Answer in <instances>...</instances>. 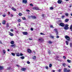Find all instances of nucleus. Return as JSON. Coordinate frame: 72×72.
<instances>
[{"label": "nucleus", "instance_id": "61", "mask_svg": "<svg viewBox=\"0 0 72 72\" xmlns=\"http://www.w3.org/2000/svg\"><path fill=\"white\" fill-rule=\"evenodd\" d=\"M7 51H10V50L9 49H8Z\"/></svg>", "mask_w": 72, "mask_h": 72}, {"label": "nucleus", "instance_id": "19", "mask_svg": "<svg viewBox=\"0 0 72 72\" xmlns=\"http://www.w3.org/2000/svg\"><path fill=\"white\" fill-rule=\"evenodd\" d=\"M3 67H2L1 66H0V70H3Z\"/></svg>", "mask_w": 72, "mask_h": 72}, {"label": "nucleus", "instance_id": "14", "mask_svg": "<svg viewBox=\"0 0 72 72\" xmlns=\"http://www.w3.org/2000/svg\"><path fill=\"white\" fill-rule=\"evenodd\" d=\"M14 11H17V9L13 7H12L11 8Z\"/></svg>", "mask_w": 72, "mask_h": 72}, {"label": "nucleus", "instance_id": "59", "mask_svg": "<svg viewBox=\"0 0 72 72\" xmlns=\"http://www.w3.org/2000/svg\"><path fill=\"white\" fill-rule=\"evenodd\" d=\"M56 35H58V32H56Z\"/></svg>", "mask_w": 72, "mask_h": 72}, {"label": "nucleus", "instance_id": "33", "mask_svg": "<svg viewBox=\"0 0 72 72\" xmlns=\"http://www.w3.org/2000/svg\"><path fill=\"white\" fill-rule=\"evenodd\" d=\"M54 30L56 32H58V31H57V29H55Z\"/></svg>", "mask_w": 72, "mask_h": 72}, {"label": "nucleus", "instance_id": "29", "mask_svg": "<svg viewBox=\"0 0 72 72\" xmlns=\"http://www.w3.org/2000/svg\"><path fill=\"white\" fill-rule=\"evenodd\" d=\"M48 42L49 44H52V42L51 41H49Z\"/></svg>", "mask_w": 72, "mask_h": 72}, {"label": "nucleus", "instance_id": "50", "mask_svg": "<svg viewBox=\"0 0 72 72\" xmlns=\"http://www.w3.org/2000/svg\"><path fill=\"white\" fill-rule=\"evenodd\" d=\"M45 16V15H44V14H42V17H44V16Z\"/></svg>", "mask_w": 72, "mask_h": 72}, {"label": "nucleus", "instance_id": "7", "mask_svg": "<svg viewBox=\"0 0 72 72\" xmlns=\"http://www.w3.org/2000/svg\"><path fill=\"white\" fill-rule=\"evenodd\" d=\"M30 17H31V18H32L33 19H36V18H37L36 16L33 15L31 16Z\"/></svg>", "mask_w": 72, "mask_h": 72}, {"label": "nucleus", "instance_id": "28", "mask_svg": "<svg viewBox=\"0 0 72 72\" xmlns=\"http://www.w3.org/2000/svg\"><path fill=\"white\" fill-rule=\"evenodd\" d=\"M48 53L49 54H51V51L50 50H49L48 52Z\"/></svg>", "mask_w": 72, "mask_h": 72}, {"label": "nucleus", "instance_id": "24", "mask_svg": "<svg viewBox=\"0 0 72 72\" xmlns=\"http://www.w3.org/2000/svg\"><path fill=\"white\" fill-rule=\"evenodd\" d=\"M21 17V16H22V14L21 13H19V14H18Z\"/></svg>", "mask_w": 72, "mask_h": 72}, {"label": "nucleus", "instance_id": "37", "mask_svg": "<svg viewBox=\"0 0 72 72\" xmlns=\"http://www.w3.org/2000/svg\"><path fill=\"white\" fill-rule=\"evenodd\" d=\"M3 53L4 54H5V53H6V51H5V50H3Z\"/></svg>", "mask_w": 72, "mask_h": 72}, {"label": "nucleus", "instance_id": "12", "mask_svg": "<svg viewBox=\"0 0 72 72\" xmlns=\"http://www.w3.org/2000/svg\"><path fill=\"white\" fill-rule=\"evenodd\" d=\"M26 69L24 68H22L21 69V70L22 71H24L26 70Z\"/></svg>", "mask_w": 72, "mask_h": 72}, {"label": "nucleus", "instance_id": "34", "mask_svg": "<svg viewBox=\"0 0 72 72\" xmlns=\"http://www.w3.org/2000/svg\"><path fill=\"white\" fill-rule=\"evenodd\" d=\"M22 19H23V20H25L26 19V17H22Z\"/></svg>", "mask_w": 72, "mask_h": 72}, {"label": "nucleus", "instance_id": "60", "mask_svg": "<svg viewBox=\"0 0 72 72\" xmlns=\"http://www.w3.org/2000/svg\"><path fill=\"white\" fill-rule=\"evenodd\" d=\"M10 12H8V15H10Z\"/></svg>", "mask_w": 72, "mask_h": 72}, {"label": "nucleus", "instance_id": "4", "mask_svg": "<svg viewBox=\"0 0 72 72\" xmlns=\"http://www.w3.org/2000/svg\"><path fill=\"white\" fill-rule=\"evenodd\" d=\"M64 72H70V70H67L66 68H64Z\"/></svg>", "mask_w": 72, "mask_h": 72}, {"label": "nucleus", "instance_id": "2", "mask_svg": "<svg viewBox=\"0 0 72 72\" xmlns=\"http://www.w3.org/2000/svg\"><path fill=\"white\" fill-rule=\"evenodd\" d=\"M65 38L67 39V41H70L71 40V39H70V37L68 35H66L65 37Z\"/></svg>", "mask_w": 72, "mask_h": 72}, {"label": "nucleus", "instance_id": "47", "mask_svg": "<svg viewBox=\"0 0 72 72\" xmlns=\"http://www.w3.org/2000/svg\"><path fill=\"white\" fill-rule=\"evenodd\" d=\"M45 68H46L47 69H48V67L47 66L46 67H45Z\"/></svg>", "mask_w": 72, "mask_h": 72}, {"label": "nucleus", "instance_id": "27", "mask_svg": "<svg viewBox=\"0 0 72 72\" xmlns=\"http://www.w3.org/2000/svg\"><path fill=\"white\" fill-rule=\"evenodd\" d=\"M65 42H66V45H68V44H69L68 42V41H66Z\"/></svg>", "mask_w": 72, "mask_h": 72}, {"label": "nucleus", "instance_id": "8", "mask_svg": "<svg viewBox=\"0 0 72 72\" xmlns=\"http://www.w3.org/2000/svg\"><path fill=\"white\" fill-rule=\"evenodd\" d=\"M22 33L24 35H28V33L27 32H23Z\"/></svg>", "mask_w": 72, "mask_h": 72}, {"label": "nucleus", "instance_id": "40", "mask_svg": "<svg viewBox=\"0 0 72 72\" xmlns=\"http://www.w3.org/2000/svg\"><path fill=\"white\" fill-rule=\"evenodd\" d=\"M70 30H72V25H71L70 27Z\"/></svg>", "mask_w": 72, "mask_h": 72}, {"label": "nucleus", "instance_id": "58", "mask_svg": "<svg viewBox=\"0 0 72 72\" xmlns=\"http://www.w3.org/2000/svg\"><path fill=\"white\" fill-rule=\"evenodd\" d=\"M0 44H3V43H2V42L1 40H0Z\"/></svg>", "mask_w": 72, "mask_h": 72}, {"label": "nucleus", "instance_id": "11", "mask_svg": "<svg viewBox=\"0 0 72 72\" xmlns=\"http://www.w3.org/2000/svg\"><path fill=\"white\" fill-rule=\"evenodd\" d=\"M22 2L24 3H25V4H26L27 3V0H22Z\"/></svg>", "mask_w": 72, "mask_h": 72}, {"label": "nucleus", "instance_id": "15", "mask_svg": "<svg viewBox=\"0 0 72 72\" xmlns=\"http://www.w3.org/2000/svg\"><path fill=\"white\" fill-rule=\"evenodd\" d=\"M67 62H68V63H70L71 62V60H69V59H68L67 60Z\"/></svg>", "mask_w": 72, "mask_h": 72}, {"label": "nucleus", "instance_id": "63", "mask_svg": "<svg viewBox=\"0 0 72 72\" xmlns=\"http://www.w3.org/2000/svg\"><path fill=\"white\" fill-rule=\"evenodd\" d=\"M58 22H62V21L61 20H59Z\"/></svg>", "mask_w": 72, "mask_h": 72}, {"label": "nucleus", "instance_id": "21", "mask_svg": "<svg viewBox=\"0 0 72 72\" xmlns=\"http://www.w3.org/2000/svg\"><path fill=\"white\" fill-rule=\"evenodd\" d=\"M20 58L21 59H24V56L20 57Z\"/></svg>", "mask_w": 72, "mask_h": 72}, {"label": "nucleus", "instance_id": "38", "mask_svg": "<svg viewBox=\"0 0 72 72\" xmlns=\"http://www.w3.org/2000/svg\"><path fill=\"white\" fill-rule=\"evenodd\" d=\"M53 9H54V8L53 7H51L50 8V9H51V10H53Z\"/></svg>", "mask_w": 72, "mask_h": 72}, {"label": "nucleus", "instance_id": "35", "mask_svg": "<svg viewBox=\"0 0 72 72\" xmlns=\"http://www.w3.org/2000/svg\"><path fill=\"white\" fill-rule=\"evenodd\" d=\"M63 58H64V59H66V57L64 56H63Z\"/></svg>", "mask_w": 72, "mask_h": 72}, {"label": "nucleus", "instance_id": "46", "mask_svg": "<svg viewBox=\"0 0 72 72\" xmlns=\"http://www.w3.org/2000/svg\"><path fill=\"white\" fill-rule=\"evenodd\" d=\"M50 27L51 28H54V27H53V26L52 25H50Z\"/></svg>", "mask_w": 72, "mask_h": 72}, {"label": "nucleus", "instance_id": "56", "mask_svg": "<svg viewBox=\"0 0 72 72\" xmlns=\"http://www.w3.org/2000/svg\"><path fill=\"white\" fill-rule=\"evenodd\" d=\"M59 58V57L58 56H56V58Z\"/></svg>", "mask_w": 72, "mask_h": 72}, {"label": "nucleus", "instance_id": "62", "mask_svg": "<svg viewBox=\"0 0 72 72\" xmlns=\"http://www.w3.org/2000/svg\"><path fill=\"white\" fill-rule=\"evenodd\" d=\"M16 66H17V67H19V65H16Z\"/></svg>", "mask_w": 72, "mask_h": 72}, {"label": "nucleus", "instance_id": "57", "mask_svg": "<svg viewBox=\"0 0 72 72\" xmlns=\"http://www.w3.org/2000/svg\"><path fill=\"white\" fill-rule=\"evenodd\" d=\"M57 39H58V38H59V37L58 36H57Z\"/></svg>", "mask_w": 72, "mask_h": 72}, {"label": "nucleus", "instance_id": "45", "mask_svg": "<svg viewBox=\"0 0 72 72\" xmlns=\"http://www.w3.org/2000/svg\"><path fill=\"white\" fill-rule=\"evenodd\" d=\"M58 72H61V69H59L58 70Z\"/></svg>", "mask_w": 72, "mask_h": 72}, {"label": "nucleus", "instance_id": "44", "mask_svg": "<svg viewBox=\"0 0 72 72\" xmlns=\"http://www.w3.org/2000/svg\"><path fill=\"white\" fill-rule=\"evenodd\" d=\"M20 56H23V54L21 53L20 54Z\"/></svg>", "mask_w": 72, "mask_h": 72}, {"label": "nucleus", "instance_id": "41", "mask_svg": "<svg viewBox=\"0 0 72 72\" xmlns=\"http://www.w3.org/2000/svg\"><path fill=\"white\" fill-rule=\"evenodd\" d=\"M27 64H30V62L29 61H28L27 62Z\"/></svg>", "mask_w": 72, "mask_h": 72}, {"label": "nucleus", "instance_id": "64", "mask_svg": "<svg viewBox=\"0 0 72 72\" xmlns=\"http://www.w3.org/2000/svg\"><path fill=\"white\" fill-rule=\"evenodd\" d=\"M53 72H55V70H53Z\"/></svg>", "mask_w": 72, "mask_h": 72}, {"label": "nucleus", "instance_id": "9", "mask_svg": "<svg viewBox=\"0 0 72 72\" xmlns=\"http://www.w3.org/2000/svg\"><path fill=\"white\" fill-rule=\"evenodd\" d=\"M9 32V35H10V36H13V35H14V34H13V33H11L10 32Z\"/></svg>", "mask_w": 72, "mask_h": 72}, {"label": "nucleus", "instance_id": "32", "mask_svg": "<svg viewBox=\"0 0 72 72\" xmlns=\"http://www.w3.org/2000/svg\"><path fill=\"white\" fill-rule=\"evenodd\" d=\"M64 17H65V16H64V15H63L61 16V18H62V19L64 18Z\"/></svg>", "mask_w": 72, "mask_h": 72}, {"label": "nucleus", "instance_id": "18", "mask_svg": "<svg viewBox=\"0 0 72 72\" xmlns=\"http://www.w3.org/2000/svg\"><path fill=\"white\" fill-rule=\"evenodd\" d=\"M11 47H14V48L15 47V44H14V45H11Z\"/></svg>", "mask_w": 72, "mask_h": 72}, {"label": "nucleus", "instance_id": "54", "mask_svg": "<svg viewBox=\"0 0 72 72\" xmlns=\"http://www.w3.org/2000/svg\"><path fill=\"white\" fill-rule=\"evenodd\" d=\"M51 37L52 39H54V36H51Z\"/></svg>", "mask_w": 72, "mask_h": 72}, {"label": "nucleus", "instance_id": "10", "mask_svg": "<svg viewBox=\"0 0 72 72\" xmlns=\"http://www.w3.org/2000/svg\"><path fill=\"white\" fill-rule=\"evenodd\" d=\"M62 2V0H58L57 1V3L58 4H61Z\"/></svg>", "mask_w": 72, "mask_h": 72}, {"label": "nucleus", "instance_id": "52", "mask_svg": "<svg viewBox=\"0 0 72 72\" xmlns=\"http://www.w3.org/2000/svg\"><path fill=\"white\" fill-rule=\"evenodd\" d=\"M31 31H33V28H31Z\"/></svg>", "mask_w": 72, "mask_h": 72}, {"label": "nucleus", "instance_id": "30", "mask_svg": "<svg viewBox=\"0 0 72 72\" xmlns=\"http://www.w3.org/2000/svg\"><path fill=\"white\" fill-rule=\"evenodd\" d=\"M11 54L13 55V56H15V53H11Z\"/></svg>", "mask_w": 72, "mask_h": 72}, {"label": "nucleus", "instance_id": "48", "mask_svg": "<svg viewBox=\"0 0 72 72\" xmlns=\"http://www.w3.org/2000/svg\"><path fill=\"white\" fill-rule=\"evenodd\" d=\"M3 16L4 17H6V15H5V14H3Z\"/></svg>", "mask_w": 72, "mask_h": 72}, {"label": "nucleus", "instance_id": "26", "mask_svg": "<svg viewBox=\"0 0 72 72\" xmlns=\"http://www.w3.org/2000/svg\"><path fill=\"white\" fill-rule=\"evenodd\" d=\"M36 56H34V57L33 58V59H36Z\"/></svg>", "mask_w": 72, "mask_h": 72}, {"label": "nucleus", "instance_id": "51", "mask_svg": "<svg viewBox=\"0 0 72 72\" xmlns=\"http://www.w3.org/2000/svg\"><path fill=\"white\" fill-rule=\"evenodd\" d=\"M10 31L11 32H13V29H11L10 30Z\"/></svg>", "mask_w": 72, "mask_h": 72}, {"label": "nucleus", "instance_id": "25", "mask_svg": "<svg viewBox=\"0 0 72 72\" xmlns=\"http://www.w3.org/2000/svg\"><path fill=\"white\" fill-rule=\"evenodd\" d=\"M17 21L19 22H21V19H18L17 20Z\"/></svg>", "mask_w": 72, "mask_h": 72}, {"label": "nucleus", "instance_id": "53", "mask_svg": "<svg viewBox=\"0 0 72 72\" xmlns=\"http://www.w3.org/2000/svg\"><path fill=\"white\" fill-rule=\"evenodd\" d=\"M26 11L27 12H30V10H26Z\"/></svg>", "mask_w": 72, "mask_h": 72}, {"label": "nucleus", "instance_id": "16", "mask_svg": "<svg viewBox=\"0 0 72 72\" xmlns=\"http://www.w3.org/2000/svg\"><path fill=\"white\" fill-rule=\"evenodd\" d=\"M16 55L17 57H19L20 56V54L19 53H17Z\"/></svg>", "mask_w": 72, "mask_h": 72}, {"label": "nucleus", "instance_id": "36", "mask_svg": "<svg viewBox=\"0 0 72 72\" xmlns=\"http://www.w3.org/2000/svg\"><path fill=\"white\" fill-rule=\"evenodd\" d=\"M68 13H65V15H66V16H68Z\"/></svg>", "mask_w": 72, "mask_h": 72}, {"label": "nucleus", "instance_id": "23", "mask_svg": "<svg viewBox=\"0 0 72 72\" xmlns=\"http://www.w3.org/2000/svg\"><path fill=\"white\" fill-rule=\"evenodd\" d=\"M49 67L50 68H51L52 67V64H49Z\"/></svg>", "mask_w": 72, "mask_h": 72}, {"label": "nucleus", "instance_id": "31", "mask_svg": "<svg viewBox=\"0 0 72 72\" xmlns=\"http://www.w3.org/2000/svg\"><path fill=\"white\" fill-rule=\"evenodd\" d=\"M70 46L71 48H72V43H70Z\"/></svg>", "mask_w": 72, "mask_h": 72}, {"label": "nucleus", "instance_id": "6", "mask_svg": "<svg viewBox=\"0 0 72 72\" xmlns=\"http://www.w3.org/2000/svg\"><path fill=\"white\" fill-rule=\"evenodd\" d=\"M33 9H34V10H40V8H37L36 7L33 8Z\"/></svg>", "mask_w": 72, "mask_h": 72}, {"label": "nucleus", "instance_id": "39", "mask_svg": "<svg viewBox=\"0 0 72 72\" xmlns=\"http://www.w3.org/2000/svg\"><path fill=\"white\" fill-rule=\"evenodd\" d=\"M9 23H7V27H9Z\"/></svg>", "mask_w": 72, "mask_h": 72}, {"label": "nucleus", "instance_id": "13", "mask_svg": "<svg viewBox=\"0 0 72 72\" xmlns=\"http://www.w3.org/2000/svg\"><path fill=\"white\" fill-rule=\"evenodd\" d=\"M2 24H6V21L5 20H3V21Z\"/></svg>", "mask_w": 72, "mask_h": 72}, {"label": "nucleus", "instance_id": "1", "mask_svg": "<svg viewBox=\"0 0 72 72\" xmlns=\"http://www.w3.org/2000/svg\"><path fill=\"white\" fill-rule=\"evenodd\" d=\"M69 25H68V24H66L65 25V26L64 28V30H68L69 29Z\"/></svg>", "mask_w": 72, "mask_h": 72}, {"label": "nucleus", "instance_id": "17", "mask_svg": "<svg viewBox=\"0 0 72 72\" xmlns=\"http://www.w3.org/2000/svg\"><path fill=\"white\" fill-rule=\"evenodd\" d=\"M68 21H69V19H66L65 20V22H68Z\"/></svg>", "mask_w": 72, "mask_h": 72}, {"label": "nucleus", "instance_id": "20", "mask_svg": "<svg viewBox=\"0 0 72 72\" xmlns=\"http://www.w3.org/2000/svg\"><path fill=\"white\" fill-rule=\"evenodd\" d=\"M10 44H14V42L13 41H12L10 42Z\"/></svg>", "mask_w": 72, "mask_h": 72}, {"label": "nucleus", "instance_id": "3", "mask_svg": "<svg viewBox=\"0 0 72 72\" xmlns=\"http://www.w3.org/2000/svg\"><path fill=\"white\" fill-rule=\"evenodd\" d=\"M59 24V26H61V27H63L65 26V24H64V23L62 22H60Z\"/></svg>", "mask_w": 72, "mask_h": 72}, {"label": "nucleus", "instance_id": "22", "mask_svg": "<svg viewBox=\"0 0 72 72\" xmlns=\"http://www.w3.org/2000/svg\"><path fill=\"white\" fill-rule=\"evenodd\" d=\"M66 64L64 63L62 64V66L63 67H66Z\"/></svg>", "mask_w": 72, "mask_h": 72}, {"label": "nucleus", "instance_id": "49", "mask_svg": "<svg viewBox=\"0 0 72 72\" xmlns=\"http://www.w3.org/2000/svg\"><path fill=\"white\" fill-rule=\"evenodd\" d=\"M30 5L31 6H33V4H30Z\"/></svg>", "mask_w": 72, "mask_h": 72}, {"label": "nucleus", "instance_id": "42", "mask_svg": "<svg viewBox=\"0 0 72 72\" xmlns=\"http://www.w3.org/2000/svg\"><path fill=\"white\" fill-rule=\"evenodd\" d=\"M42 38L41 39H38V41H41V40H42Z\"/></svg>", "mask_w": 72, "mask_h": 72}, {"label": "nucleus", "instance_id": "55", "mask_svg": "<svg viewBox=\"0 0 72 72\" xmlns=\"http://www.w3.org/2000/svg\"><path fill=\"white\" fill-rule=\"evenodd\" d=\"M29 40H32V38H30Z\"/></svg>", "mask_w": 72, "mask_h": 72}, {"label": "nucleus", "instance_id": "43", "mask_svg": "<svg viewBox=\"0 0 72 72\" xmlns=\"http://www.w3.org/2000/svg\"><path fill=\"white\" fill-rule=\"evenodd\" d=\"M40 35H45V34H44V33H40Z\"/></svg>", "mask_w": 72, "mask_h": 72}, {"label": "nucleus", "instance_id": "5", "mask_svg": "<svg viewBox=\"0 0 72 72\" xmlns=\"http://www.w3.org/2000/svg\"><path fill=\"white\" fill-rule=\"evenodd\" d=\"M27 51L29 53H32V50L29 48L27 49Z\"/></svg>", "mask_w": 72, "mask_h": 72}]
</instances>
